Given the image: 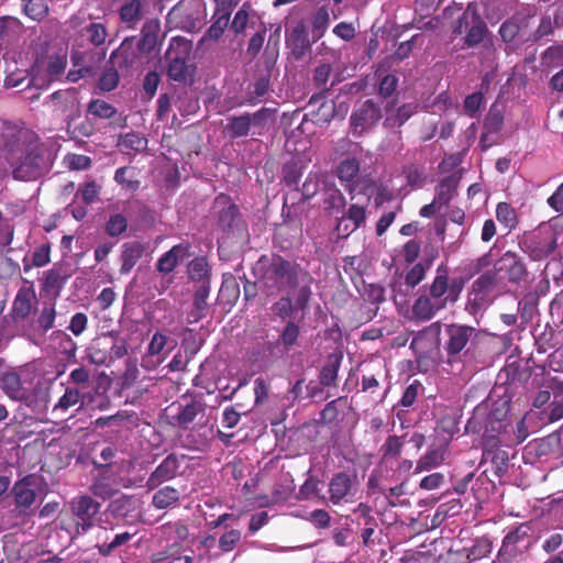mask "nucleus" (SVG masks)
Returning <instances> with one entry per match:
<instances>
[{"mask_svg": "<svg viewBox=\"0 0 563 563\" xmlns=\"http://www.w3.org/2000/svg\"><path fill=\"white\" fill-rule=\"evenodd\" d=\"M0 152L16 180H35L51 167L47 151L32 143L29 132L11 122L0 124Z\"/></svg>", "mask_w": 563, "mask_h": 563, "instance_id": "f257e3e1", "label": "nucleus"}, {"mask_svg": "<svg viewBox=\"0 0 563 563\" xmlns=\"http://www.w3.org/2000/svg\"><path fill=\"white\" fill-rule=\"evenodd\" d=\"M256 271L260 274V287L267 296H275L280 291L289 292L298 288L296 307L298 309L307 307L311 295V277L298 264L278 255L272 258L263 256L257 262Z\"/></svg>", "mask_w": 563, "mask_h": 563, "instance_id": "f03ea898", "label": "nucleus"}, {"mask_svg": "<svg viewBox=\"0 0 563 563\" xmlns=\"http://www.w3.org/2000/svg\"><path fill=\"white\" fill-rule=\"evenodd\" d=\"M192 49V43L180 36L173 37L165 54L167 76L170 80L187 84L191 82L195 75V66L188 63Z\"/></svg>", "mask_w": 563, "mask_h": 563, "instance_id": "7ed1b4c3", "label": "nucleus"}, {"mask_svg": "<svg viewBox=\"0 0 563 563\" xmlns=\"http://www.w3.org/2000/svg\"><path fill=\"white\" fill-rule=\"evenodd\" d=\"M360 172V163L355 158H346L338 166V177L341 181L346 183L345 189L349 191L351 200L363 195L365 201H369L371 196L375 192L376 187L373 183L365 178H356Z\"/></svg>", "mask_w": 563, "mask_h": 563, "instance_id": "20e7f679", "label": "nucleus"}, {"mask_svg": "<svg viewBox=\"0 0 563 563\" xmlns=\"http://www.w3.org/2000/svg\"><path fill=\"white\" fill-rule=\"evenodd\" d=\"M532 527L529 522L519 525L509 531L501 543L498 552L499 563H510L517 556L523 554L531 547Z\"/></svg>", "mask_w": 563, "mask_h": 563, "instance_id": "39448f33", "label": "nucleus"}, {"mask_svg": "<svg viewBox=\"0 0 563 563\" xmlns=\"http://www.w3.org/2000/svg\"><path fill=\"white\" fill-rule=\"evenodd\" d=\"M358 492L357 475L352 472L341 471L330 478L328 483V503L339 506L352 503Z\"/></svg>", "mask_w": 563, "mask_h": 563, "instance_id": "423d86ee", "label": "nucleus"}, {"mask_svg": "<svg viewBox=\"0 0 563 563\" xmlns=\"http://www.w3.org/2000/svg\"><path fill=\"white\" fill-rule=\"evenodd\" d=\"M70 506L76 518L77 533H86L95 525V517L99 512L100 504L92 497L84 495L74 498Z\"/></svg>", "mask_w": 563, "mask_h": 563, "instance_id": "0eeeda50", "label": "nucleus"}, {"mask_svg": "<svg viewBox=\"0 0 563 563\" xmlns=\"http://www.w3.org/2000/svg\"><path fill=\"white\" fill-rule=\"evenodd\" d=\"M450 334L449 352H461L470 342V349H477V343L484 339H493L489 334L476 331L472 327L452 324L448 329Z\"/></svg>", "mask_w": 563, "mask_h": 563, "instance_id": "6e6552de", "label": "nucleus"}, {"mask_svg": "<svg viewBox=\"0 0 563 563\" xmlns=\"http://www.w3.org/2000/svg\"><path fill=\"white\" fill-rule=\"evenodd\" d=\"M213 210L218 216V227L230 233L240 229L241 219L238 207L227 195H220L214 199Z\"/></svg>", "mask_w": 563, "mask_h": 563, "instance_id": "1a4fd4ad", "label": "nucleus"}, {"mask_svg": "<svg viewBox=\"0 0 563 563\" xmlns=\"http://www.w3.org/2000/svg\"><path fill=\"white\" fill-rule=\"evenodd\" d=\"M53 100L65 98L69 103V114L67 115V131L74 137L90 136L93 132V128L89 122L77 123L80 117L79 102L76 100L73 93L65 91H56L52 95Z\"/></svg>", "mask_w": 563, "mask_h": 563, "instance_id": "9d476101", "label": "nucleus"}, {"mask_svg": "<svg viewBox=\"0 0 563 563\" xmlns=\"http://www.w3.org/2000/svg\"><path fill=\"white\" fill-rule=\"evenodd\" d=\"M184 459L185 455L168 454L150 474L146 481L147 489H155L163 483L174 479L179 474L180 462Z\"/></svg>", "mask_w": 563, "mask_h": 563, "instance_id": "9b49d317", "label": "nucleus"}, {"mask_svg": "<svg viewBox=\"0 0 563 563\" xmlns=\"http://www.w3.org/2000/svg\"><path fill=\"white\" fill-rule=\"evenodd\" d=\"M382 118L380 108L373 100H366L352 115L353 134L361 135L372 129Z\"/></svg>", "mask_w": 563, "mask_h": 563, "instance_id": "f8f14e48", "label": "nucleus"}, {"mask_svg": "<svg viewBox=\"0 0 563 563\" xmlns=\"http://www.w3.org/2000/svg\"><path fill=\"white\" fill-rule=\"evenodd\" d=\"M34 478L32 475H26L16 481L11 489L15 508L20 514H26L36 500V493L34 490Z\"/></svg>", "mask_w": 563, "mask_h": 563, "instance_id": "ddd939ff", "label": "nucleus"}, {"mask_svg": "<svg viewBox=\"0 0 563 563\" xmlns=\"http://www.w3.org/2000/svg\"><path fill=\"white\" fill-rule=\"evenodd\" d=\"M164 34L161 33V22L157 19H148L141 29V36L137 42L140 54H151L161 45Z\"/></svg>", "mask_w": 563, "mask_h": 563, "instance_id": "4468645a", "label": "nucleus"}, {"mask_svg": "<svg viewBox=\"0 0 563 563\" xmlns=\"http://www.w3.org/2000/svg\"><path fill=\"white\" fill-rule=\"evenodd\" d=\"M235 4V0H222V8L217 9V12L214 14V21L207 30L206 34L201 38V42H205L207 40L218 41L222 36L223 32L229 26L231 15L230 7Z\"/></svg>", "mask_w": 563, "mask_h": 563, "instance_id": "2eb2a0df", "label": "nucleus"}, {"mask_svg": "<svg viewBox=\"0 0 563 563\" xmlns=\"http://www.w3.org/2000/svg\"><path fill=\"white\" fill-rule=\"evenodd\" d=\"M106 49H88L86 52L75 51L71 53V62L74 66H82V70L89 76H95L97 69L106 59Z\"/></svg>", "mask_w": 563, "mask_h": 563, "instance_id": "dca6fc26", "label": "nucleus"}, {"mask_svg": "<svg viewBox=\"0 0 563 563\" xmlns=\"http://www.w3.org/2000/svg\"><path fill=\"white\" fill-rule=\"evenodd\" d=\"M0 387L12 400L26 401L31 396L30 389L24 386L20 375L15 372L4 373L0 379Z\"/></svg>", "mask_w": 563, "mask_h": 563, "instance_id": "f3484780", "label": "nucleus"}, {"mask_svg": "<svg viewBox=\"0 0 563 563\" xmlns=\"http://www.w3.org/2000/svg\"><path fill=\"white\" fill-rule=\"evenodd\" d=\"M470 12L473 13V19L471 20V26L466 32L464 43L468 47H474L484 41L488 34V27L482 19L475 2H471Z\"/></svg>", "mask_w": 563, "mask_h": 563, "instance_id": "a211bd4d", "label": "nucleus"}, {"mask_svg": "<svg viewBox=\"0 0 563 563\" xmlns=\"http://www.w3.org/2000/svg\"><path fill=\"white\" fill-rule=\"evenodd\" d=\"M287 44L290 48V55L295 60H301L306 53L310 49V41L306 26L298 23L287 37Z\"/></svg>", "mask_w": 563, "mask_h": 563, "instance_id": "6ab92c4d", "label": "nucleus"}, {"mask_svg": "<svg viewBox=\"0 0 563 563\" xmlns=\"http://www.w3.org/2000/svg\"><path fill=\"white\" fill-rule=\"evenodd\" d=\"M446 300L448 298L435 301L432 298L422 295L413 302L412 314L418 320L428 321L432 319L439 310L445 307Z\"/></svg>", "mask_w": 563, "mask_h": 563, "instance_id": "aec40b11", "label": "nucleus"}, {"mask_svg": "<svg viewBox=\"0 0 563 563\" xmlns=\"http://www.w3.org/2000/svg\"><path fill=\"white\" fill-rule=\"evenodd\" d=\"M394 106V101L388 102L386 106L384 126L387 129L400 128L416 112L417 108L413 103H405L393 110Z\"/></svg>", "mask_w": 563, "mask_h": 563, "instance_id": "412c9836", "label": "nucleus"}, {"mask_svg": "<svg viewBox=\"0 0 563 563\" xmlns=\"http://www.w3.org/2000/svg\"><path fill=\"white\" fill-rule=\"evenodd\" d=\"M133 40L134 37L124 38L121 45L110 55L108 64H115L120 68L132 66L137 58V54L133 49Z\"/></svg>", "mask_w": 563, "mask_h": 563, "instance_id": "4be33fe9", "label": "nucleus"}, {"mask_svg": "<svg viewBox=\"0 0 563 563\" xmlns=\"http://www.w3.org/2000/svg\"><path fill=\"white\" fill-rule=\"evenodd\" d=\"M146 0H129L119 10L121 22L133 29L144 15Z\"/></svg>", "mask_w": 563, "mask_h": 563, "instance_id": "5701e85b", "label": "nucleus"}, {"mask_svg": "<svg viewBox=\"0 0 563 563\" xmlns=\"http://www.w3.org/2000/svg\"><path fill=\"white\" fill-rule=\"evenodd\" d=\"M36 300L35 292L32 288L22 287L16 294L13 302L14 319H25L33 309V302Z\"/></svg>", "mask_w": 563, "mask_h": 563, "instance_id": "b1692460", "label": "nucleus"}, {"mask_svg": "<svg viewBox=\"0 0 563 563\" xmlns=\"http://www.w3.org/2000/svg\"><path fill=\"white\" fill-rule=\"evenodd\" d=\"M324 211L330 216H338L345 208V198L334 185H325L323 189Z\"/></svg>", "mask_w": 563, "mask_h": 563, "instance_id": "393cba45", "label": "nucleus"}, {"mask_svg": "<svg viewBox=\"0 0 563 563\" xmlns=\"http://www.w3.org/2000/svg\"><path fill=\"white\" fill-rule=\"evenodd\" d=\"M446 448L441 445L429 450L417 462L413 474L430 471L440 466L445 460Z\"/></svg>", "mask_w": 563, "mask_h": 563, "instance_id": "a878e982", "label": "nucleus"}, {"mask_svg": "<svg viewBox=\"0 0 563 563\" xmlns=\"http://www.w3.org/2000/svg\"><path fill=\"white\" fill-rule=\"evenodd\" d=\"M209 292L210 284H199L194 286V302L192 311L190 312V317H192L194 321H198L202 317H205L206 311L209 307L207 302Z\"/></svg>", "mask_w": 563, "mask_h": 563, "instance_id": "bb28decb", "label": "nucleus"}, {"mask_svg": "<svg viewBox=\"0 0 563 563\" xmlns=\"http://www.w3.org/2000/svg\"><path fill=\"white\" fill-rule=\"evenodd\" d=\"M343 354H330L327 364H324L319 374V383L323 387L335 385L339 368L341 366Z\"/></svg>", "mask_w": 563, "mask_h": 563, "instance_id": "cd10ccee", "label": "nucleus"}, {"mask_svg": "<svg viewBox=\"0 0 563 563\" xmlns=\"http://www.w3.org/2000/svg\"><path fill=\"white\" fill-rule=\"evenodd\" d=\"M145 251V246L141 244L140 242H131L125 243L123 245L122 251V266H121V273L128 274L133 266L137 263V261L142 257L143 253Z\"/></svg>", "mask_w": 563, "mask_h": 563, "instance_id": "c85d7f7f", "label": "nucleus"}, {"mask_svg": "<svg viewBox=\"0 0 563 563\" xmlns=\"http://www.w3.org/2000/svg\"><path fill=\"white\" fill-rule=\"evenodd\" d=\"M188 277L194 286L210 284V268L205 257H197L188 264Z\"/></svg>", "mask_w": 563, "mask_h": 563, "instance_id": "c756f323", "label": "nucleus"}, {"mask_svg": "<svg viewBox=\"0 0 563 563\" xmlns=\"http://www.w3.org/2000/svg\"><path fill=\"white\" fill-rule=\"evenodd\" d=\"M498 264V271H505L507 273V277L511 282L520 280L526 274L525 266L520 262H518L516 257L510 253L505 254V256L499 261Z\"/></svg>", "mask_w": 563, "mask_h": 563, "instance_id": "7c9ffc66", "label": "nucleus"}, {"mask_svg": "<svg viewBox=\"0 0 563 563\" xmlns=\"http://www.w3.org/2000/svg\"><path fill=\"white\" fill-rule=\"evenodd\" d=\"M251 129L250 119L244 113L229 118L224 131L231 139H238L249 135Z\"/></svg>", "mask_w": 563, "mask_h": 563, "instance_id": "2f4dec72", "label": "nucleus"}, {"mask_svg": "<svg viewBox=\"0 0 563 563\" xmlns=\"http://www.w3.org/2000/svg\"><path fill=\"white\" fill-rule=\"evenodd\" d=\"M180 494L178 489L172 486L159 488L152 499V504L157 509H166L178 503Z\"/></svg>", "mask_w": 563, "mask_h": 563, "instance_id": "473e14b6", "label": "nucleus"}, {"mask_svg": "<svg viewBox=\"0 0 563 563\" xmlns=\"http://www.w3.org/2000/svg\"><path fill=\"white\" fill-rule=\"evenodd\" d=\"M331 74L332 66L328 63L320 64L313 69L312 81L321 93L328 92L335 82L340 81V78L336 77L335 80H333L332 84L328 86Z\"/></svg>", "mask_w": 563, "mask_h": 563, "instance_id": "72a5a7b5", "label": "nucleus"}, {"mask_svg": "<svg viewBox=\"0 0 563 563\" xmlns=\"http://www.w3.org/2000/svg\"><path fill=\"white\" fill-rule=\"evenodd\" d=\"M276 110L271 108H262L254 113H246L250 119L251 128L254 129L253 134L256 133L261 135L262 131L269 124V122L274 121Z\"/></svg>", "mask_w": 563, "mask_h": 563, "instance_id": "f704fd0d", "label": "nucleus"}, {"mask_svg": "<svg viewBox=\"0 0 563 563\" xmlns=\"http://www.w3.org/2000/svg\"><path fill=\"white\" fill-rule=\"evenodd\" d=\"M203 412V405L199 401L192 400L186 406H181L176 421L179 427L188 428V426L197 418L199 413Z\"/></svg>", "mask_w": 563, "mask_h": 563, "instance_id": "c9c22d12", "label": "nucleus"}, {"mask_svg": "<svg viewBox=\"0 0 563 563\" xmlns=\"http://www.w3.org/2000/svg\"><path fill=\"white\" fill-rule=\"evenodd\" d=\"M186 249L181 245L174 246L170 251L164 254L158 263L157 269L162 273H170L177 265L180 257L185 256Z\"/></svg>", "mask_w": 563, "mask_h": 563, "instance_id": "e433bc0d", "label": "nucleus"}, {"mask_svg": "<svg viewBox=\"0 0 563 563\" xmlns=\"http://www.w3.org/2000/svg\"><path fill=\"white\" fill-rule=\"evenodd\" d=\"M357 195V198L354 199V203L351 205L349 212H347V219L352 222V230H356L360 224L365 220V206L368 201H365L363 195Z\"/></svg>", "mask_w": 563, "mask_h": 563, "instance_id": "4c0bfd02", "label": "nucleus"}, {"mask_svg": "<svg viewBox=\"0 0 563 563\" xmlns=\"http://www.w3.org/2000/svg\"><path fill=\"white\" fill-rule=\"evenodd\" d=\"M457 183L459 179L454 175L444 178L438 187V194L434 200L440 205H446L452 198Z\"/></svg>", "mask_w": 563, "mask_h": 563, "instance_id": "58836bf2", "label": "nucleus"}, {"mask_svg": "<svg viewBox=\"0 0 563 563\" xmlns=\"http://www.w3.org/2000/svg\"><path fill=\"white\" fill-rule=\"evenodd\" d=\"M466 563L486 558L492 552V542L487 538L476 539L474 544L470 549H465Z\"/></svg>", "mask_w": 563, "mask_h": 563, "instance_id": "ea45409f", "label": "nucleus"}, {"mask_svg": "<svg viewBox=\"0 0 563 563\" xmlns=\"http://www.w3.org/2000/svg\"><path fill=\"white\" fill-rule=\"evenodd\" d=\"M98 79V88L102 91H112L119 84V74L115 64H108Z\"/></svg>", "mask_w": 563, "mask_h": 563, "instance_id": "a19ab883", "label": "nucleus"}, {"mask_svg": "<svg viewBox=\"0 0 563 563\" xmlns=\"http://www.w3.org/2000/svg\"><path fill=\"white\" fill-rule=\"evenodd\" d=\"M411 42H404L399 45L397 51L389 55L388 57L384 58L377 66V71H388L391 68L393 62H399L406 58L410 51H411Z\"/></svg>", "mask_w": 563, "mask_h": 563, "instance_id": "79ce46f5", "label": "nucleus"}, {"mask_svg": "<svg viewBox=\"0 0 563 563\" xmlns=\"http://www.w3.org/2000/svg\"><path fill=\"white\" fill-rule=\"evenodd\" d=\"M87 112L96 118L110 119L117 113V110L104 100L97 99L89 102Z\"/></svg>", "mask_w": 563, "mask_h": 563, "instance_id": "37998d69", "label": "nucleus"}, {"mask_svg": "<svg viewBox=\"0 0 563 563\" xmlns=\"http://www.w3.org/2000/svg\"><path fill=\"white\" fill-rule=\"evenodd\" d=\"M402 445L400 437L389 435L380 446L383 459L391 460L399 457L402 451Z\"/></svg>", "mask_w": 563, "mask_h": 563, "instance_id": "c03bdc74", "label": "nucleus"}, {"mask_svg": "<svg viewBox=\"0 0 563 563\" xmlns=\"http://www.w3.org/2000/svg\"><path fill=\"white\" fill-rule=\"evenodd\" d=\"M375 75L380 77L378 87L379 96L384 98L390 97L397 88L398 78L394 74H387V71L378 73L376 70Z\"/></svg>", "mask_w": 563, "mask_h": 563, "instance_id": "a18cd8bd", "label": "nucleus"}, {"mask_svg": "<svg viewBox=\"0 0 563 563\" xmlns=\"http://www.w3.org/2000/svg\"><path fill=\"white\" fill-rule=\"evenodd\" d=\"M134 534L128 531L118 533L111 542H104L102 544H98L97 549L99 553L103 556L110 555L117 548L128 543Z\"/></svg>", "mask_w": 563, "mask_h": 563, "instance_id": "49530a36", "label": "nucleus"}, {"mask_svg": "<svg viewBox=\"0 0 563 563\" xmlns=\"http://www.w3.org/2000/svg\"><path fill=\"white\" fill-rule=\"evenodd\" d=\"M88 41L95 46H100L106 42L107 29L102 23H90L84 29Z\"/></svg>", "mask_w": 563, "mask_h": 563, "instance_id": "de8ad7c7", "label": "nucleus"}, {"mask_svg": "<svg viewBox=\"0 0 563 563\" xmlns=\"http://www.w3.org/2000/svg\"><path fill=\"white\" fill-rule=\"evenodd\" d=\"M81 399V394L76 388H67L58 402L54 406V410L66 411L70 407L77 405Z\"/></svg>", "mask_w": 563, "mask_h": 563, "instance_id": "09e8293b", "label": "nucleus"}, {"mask_svg": "<svg viewBox=\"0 0 563 563\" xmlns=\"http://www.w3.org/2000/svg\"><path fill=\"white\" fill-rule=\"evenodd\" d=\"M486 295L483 290H474L470 294L467 303L465 306V310L472 314L476 316L481 310L486 306Z\"/></svg>", "mask_w": 563, "mask_h": 563, "instance_id": "8fccbe9b", "label": "nucleus"}, {"mask_svg": "<svg viewBox=\"0 0 563 563\" xmlns=\"http://www.w3.org/2000/svg\"><path fill=\"white\" fill-rule=\"evenodd\" d=\"M66 277H67V275L60 266L52 268L51 271H48L46 273V276H45V282H44L45 289L46 290L59 289L63 286Z\"/></svg>", "mask_w": 563, "mask_h": 563, "instance_id": "3c124183", "label": "nucleus"}, {"mask_svg": "<svg viewBox=\"0 0 563 563\" xmlns=\"http://www.w3.org/2000/svg\"><path fill=\"white\" fill-rule=\"evenodd\" d=\"M242 533L238 529H231L219 539V548L222 552H231L240 543Z\"/></svg>", "mask_w": 563, "mask_h": 563, "instance_id": "603ef678", "label": "nucleus"}, {"mask_svg": "<svg viewBox=\"0 0 563 563\" xmlns=\"http://www.w3.org/2000/svg\"><path fill=\"white\" fill-rule=\"evenodd\" d=\"M319 484L320 482L312 475H309L305 483L299 488L298 498L300 500H309L312 497L319 496Z\"/></svg>", "mask_w": 563, "mask_h": 563, "instance_id": "864d4df0", "label": "nucleus"}, {"mask_svg": "<svg viewBox=\"0 0 563 563\" xmlns=\"http://www.w3.org/2000/svg\"><path fill=\"white\" fill-rule=\"evenodd\" d=\"M48 11V8L44 0H31L25 1L24 12L33 20L43 19Z\"/></svg>", "mask_w": 563, "mask_h": 563, "instance_id": "5fc2aeb1", "label": "nucleus"}, {"mask_svg": "<svg viewBox=\"0 0 563 563\" xmlns=\"http://www.w3.org/2000/svg\"><path fill=\"white\" fill-rule=\"evenodd\" d=\"M563 62V49L560 46L548 48L542 55V65L549 69L559 67Z\"/></svg>", "mask_w": 563, "mask_h": 563, "instance_id": "6e6d98bb", "label": "nucleus"}, {"mask_svg": "<svg viewBox=\"0 0 563 563\" xmlns=\"http://www.w3.org/2000/svg\"><path fill=\"white\" fill-rule=\"evenodd\" d=\"M431 261L416 264L406 275V284L410 287L417 286L424 277L426 271L430 267Z\"/></svg>", "mask_w": 563, "mask_h": 563, "instance_id": "4d7b16f0", "label": "nucleus"}, {"mask_svg": "<svg viewBox=\"0 0 563 563\" xmlns=\"http://www.w3.org/2000/svg\"><path fill=\"white\" fill-rule=\"evenodd\" d=\"M448 290V276L445 274H439L432 285L430 286V298L435 301L444 300L442 296Z\"/></svg>", "mask_w": 563, "mask_h": 563, "instance_id": "13d9d810", "label": "nucleus"}, {"mask_svg": "<svg viewBox=\"0 0 563 563\" xmlns=\"http://www.w3.org/2000/svg\"><path fill=\"white\" fill-rule=\"evenodd\" d=\"M420 389H422V384L419 380H413L405 389V391L399 400V404L402 407H411L415 404Z\"/></svg>", "mask_w": 563, "mask_h": 563, "instance_id": "bf43d9fd", "label": "nucleus"}, {"mask_svg": "<svg viewBox=\"0 0 563 563\" xmlns=\"http://www.w3.org/2000/svg\"><path fill=\"white\" fill-rule=\"evenodd\" d=\"M328 23H329L328 9L324 7H321L317 11V13L313 18V21H312L313 33H316L317 38H320L322 36L323 31L328 26Z\"/></svg>", "mask_w": 563, "mask_h": 563, "instance_id": "052dcab7", "label": "nucleus"}, {"mask_svg": "<svg viewBox=\"0 0 563 563\" xmlns=\"http://www.w3.org/2000/svg\"><path fill=\"white\" fill-rule=\"evenodd\" d=\"M308 520L317 529H327L331 525V516L324 509H314L309 514Z\"/></svg>", "mask_w": 563, "mask_h": 563, "instance_id": "680f3d73", "label": "nucleus"}, {"mask_svg": "<svg viewBox=\"0 0 563 563\" xmlns=\"http://www.w3.org/2000/svg\"><path fill=\"white\" fill-rule=\"evenodd\" d=\"M471 2L467 4L463 14L453 22L452 24V33L455 35H461L465 31H467L471 26V20L473 19V13L470 12Z\"/></svg>", "mask_w": 563, "mask_h": 563, "instance_id": "e2e57ef3", "label": "nucleus"}, {"mask_svg": "<svg viewBox=\"0 0 563 563\" xmlns=\"http://www.w3.org/2000/svg\"><path fill=\"white\" fill-rule=\"evenodd\" d=\"M128 221L122 214H114L107 223V232L111 236H118L126 229Z\"/></svg>", "mask_w": 563, "mask_h": 563, "instance_id": "0e129e2a", "label": "nucleus"}, {"mask_svg": "<svg viewBox=\"0 0 563 563\" xmlns=\"http://www.w3.org/2000/svg\"><path fill=\"white\" fill-rule=\"evenodd\" d=\"M503 122L504 118L501 113L492 109L485 119L484 128L488 133H496L501 129Z\"/></svg>", "mask_w": 563, "mask_h": 563, "instance_id": "69168bd1", "label": "nucleus"}, {"mask_svg": "<svg viewBox=\"0 0 563 563\" xmlns=\"http://www.w3.org/2000/svg\"><path fill=\"white\" fill-rule=\"evenodd\" d=\"M121 144L125 148H131L136 152H141L146 147L147 141H146V139H144L137 134L129 133L122 139Z\"/></svg>", "mask_w": 563, "mask_h": 563, "instance_id": "338daca9", "label": "nucleus"}, {"mask_svg": "<svg viewBox=\"0 0 563 563\" xmlns=\"http://www.w3.org/2000/svg\"><path fill=\"white\" fill-rule=\"evenodd\" d=\"M151 563H192V558L188 555L174 556L165 552L154 554Z\"/></svg>", "mask_w": 563, "mask_h": 563, "instance_id": "774afa93", "label": "nucleus"}]
</instances>
